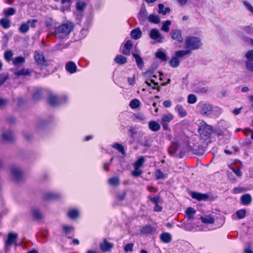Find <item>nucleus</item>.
<instances>
[{
	"instance_id": "nucleus-1",
	"label": "nucleus",
	"mask_w": 253,
	"mask_h": 253,
	"mask_svg": "<svg viewBox=\"0 0 253 253\" xmlns=\"http://www.w3.org/2000/svg\"><path fill=\"white\" fill-rule=\"evenodd\" d=\"M74 25L72 23H65L59 26L54 31L56 38L62 39L65 38L73 30Z\"/></svg>"
},
{
	"instance_id": "nucleus-2",
	"label": "nucleus",
	"mask_w": 253,
	"mask_h": 253,
	"mask_svg": "<svg viewBox=\"0 0 253 253\" xmlns=\"http://www.w3.org/2000/svg\"><path fill=\"white\" fill-rule=\"evenodd\" d=\"M186 46L191 50L198 49L201 45L200 40L195 37H188L185 40Z\"/></svg>"
},
{
	"instance_id": "nucleus-3",
	"label": "nucleus",
	"mask_w": 253,
	"mask_h": 253,
	"mask_svg": "<svg viewBox=\"0 0 253 253\" xmlns=\"http://www.w3.org/2000/svg\"><path fill=\"white\" fill-rule=\"evenodd\" d=\"M199 132L201 136L209 137L212 132V127L202 121L199 126Z\"/></svg>"
},
{
	"instance_id": "nucleus-4",
	"label": "nucleus",
	"mask_w": 253,
	"mask_h": 253,
	"mask_svg": "<svg viewBox=\"0 0 253 253\" xmlns=\"http://www.w3.org/2000/svg\"><path fill=\"white\" fill-rule=\"evenodd\" d=\"M34 59L38 65L41 69L47 66V62L45 60L42 52L36 51L34 54Z\"/></svg>"
},
{
	"instance_id": "nucleus-5",
	"label": "nucleus",
	"mask_w": 253,
	"mask_h": 253,
	"mask_svg": "<svg viewBox=\"0 0 253 253\" xmlns=\"http://www.w3.org/2000/svg\"><path fill=\"white\" fill-rule=\"evenodd\" d=\"M150 37L156 42L161 43L163 42L164 36L156 29H152L150 33Z\"/></svg>"
},
{
	"instance_id": "nucleus-6",
	"label": "nucleus",
	"mask_w": 253,
	"mask_h": 253,
	"mask_svg": "<svg viewBox=\"0 0 253 253\" xmlns=\"http://www.w3.org/2000/svg\"><path fill=\"white\" fill-rule=\"evenodd\" d=\"M200 113L205 116H208L212 111V107L211 104L203 103L200 105Z\"/></svg>"
},
{
	"instance_id": "nucleus-7",
	"label": "nucleus",
	"mask_w": 253,
	"mask_h": 253,
	"mask_svg": "<svg viewBox=\"0 0 253 253\" xmlns=\"http://www.w3.org/2000/svg\"><path fill=\"white\" fill-rule=\"evenodd\" d=\"M140 231L144 235L150 236L156 232V229L150 225H146L142 227Z\"/></svg>"
},
{
	"instance_id": "nucleus-8",
	"label": "nucleus",
	"mask_w": 253,
	"mask_h": 253,
	"mask_svg": "<svg viewBox=\"0 0 253 253\" xmlns=\"http://www.w3.org/2000/svg\"><path fill=\"white\" fill-rule=\"evenodd\" d=\"M173 119V116L169 113L168 114L164 115L162 118L161 124L165 130H167L169 128L168 124Z\"/></svg>"
},
{
	"instance_id": "nucleus-9",
	"label": "nucleus",
	"mask_w": 253,
	"mask_h": 253,
	"mask_svg": "<svg viewBox=\"0 0 253 253\" xmlns=\"http://www.w3.org/2000/svg\"><path fill=\"white\" fill-rule=\"evenodd\" d=\"M190 195L192 198L198 201H206L209 199V196L207 194L196 192H191Z\"/></svg>"
},
{
	"instance_id": "nucleus-10",
	"label": "nucleus",
	"mask_w": 253,
	"mask_h": 253,
	"mask_svg": "<svg viewBox=\"0 0 253 253\" xmlns=\"http://www.w3.org/2000/svg\"><path fill=\"white\" fill-rule=\"evenodd\" d=\"M113 244L109 243L104 239V242L100 245L101 250L104 252H110L113 247Z\"/></svg>"
},
{
	"instance_id": "nucleus-11",
	"label": "nucleus",
	"mask_w": 253,
	"mask_h": 253,
	"mask_svg": "<svg viewBox=\"0 0 253 253\" xmlns=\"http://www.w3.org/2000/svg\"><path fill=\"white\" fill-rule=\"evenodd\" d=\"M171 38L179 42H183V38L181 36V32L178 30H172L170 32Z\"/></svg>"
},
{
	"instance_id": "nucleus-12",
	"label": "nucleus",
	"mask_w": 253,
	"mask_h": 253,
	"mask_svg": "<svg viewBox=\"0 0 253 253\" xmlns=\"http://www.w3.org/2000/svg\"><path fill=\"white\" fill-rule=\"evenodd\" d=\"M240 200L241 204L245 206L249 205L252 201V197L249 194H245L243 195L241 197Z\"/></svg>"
},
{
	"instance_id": "nucleus-13",
	"label": "nucleus",
	"mask_w": 253,
	"mask_h": 253,
	"mask_svg": "<svg viewBox=\"0 0 253 253\" xmlns=\"http://www.w3.org/2000/svg\"><path fill=\"white\" fill-rule=\"evenodd\" d=\"M200 219L203 223L206 224H212L214 222V218L211 215H206L204 216H201Z\"/></svg>"
},
{
	"instance_id": "nucleus-14",
	"label": "nucleus",
	"mask_w": 253,
	"mask_h": 253,
	"mask_svg": "<svg viewBox=\"0 0 253 253\" xmlns=\"http://www.w3.org/2000/svg\"><path fill=\"white\" fill-rule=\"evenodd\" d=\"M66 69L70 73H74L76 72L77 66L73 62L70 61L66 64Z\"/></svg>"
},
{
	"instance_id": "nucleus-15",
	"label": "nucleus",
	"mask_w": 253,
	"mask_h": 253,
	"mask_svg": "<svg viewBox=\"0 0 253 253\" xmlns=\"http://www.w3.org/2000/svg\"><path fill=\"white\" fill-rule=\"evenodd\" d=\"M13 136L14 133L11 130H7L2 133L1 135L2 138L6 141L11 140L13 138Z\"/></svg>"
},
{
	"instance_id": "nucleus-16",
	"label": "nucleus",
	"mask_w": 253,
	"mask_h": 253,
	"mask_svg": "<svg viewBox=\"0 0 253 253\" xmlns=\"http://www.w3.org/2000/svg\"><path fill=\"white\" fill-rule=\"evenodd\" d=\"M149 127L152 131H157L160 129L161 127L158 123L152 121L149 123Z\"/></svg>"
},
{
	"instance_id": "nucleus-17",
	"label": "nucleus",
	"mask_w": 253,
	"mask_h": 253,
	"mask_svg": "<svg viewBox=\"0 0 253 253\" xmlns=\"http://www.w3.org/2000/svg\"><path fill=\"white\" fill-rule=\"evenodd\" d=\"M130 35L132 39L137 40L141 38L142 36V32L140 29L137 28L133 30L131 32Z\"/></svg>"
},
{
	"instance_id": "nucleus-18",
	"label": "nucleus",
	"mask_w": 253,
	"mask_h": 253,
	"mask_svg": "<svg viewBox=\"0 0 253 253\" xmlns=\"http://www.w3.org/2000/svg\"><path fill=\"white\" fill-rule=\"evenodd\" d=\"M191 51L190 50H180L176 51L175 52V56L179 59L184 57L185 55L190 54Z\"/></svg>"
},
{
	"instance_id": "nucleus-19",
	"label": "nucleus",
	"mask_w": 253,
	"mask_h": 253,
	"mask_svg": "<svg viewBox=\"0 0 253 253\" xmlns=\"http://www.w3.org/2000/svg\"><path fill=\"white\" fill-rule=\"evenodd\" d=\"M0 25L4 29H8L10 26V21L7 17H4L0 19Z\"/></svg>"
},
{
	"instance_id": "nucleus-20",
	"label": "nucleus",
	"mask_w": 253,
	"mask_h": 253,
	"mask_svg": "<svg viewBox=\"0 0 253 253\" xmlns=\"http://www.w3.org/2000/svg\"><path fill=\"white\" fill-rule=\"evenodd\" d=\"M31 71L28 68H22L17 71V76H30Z\"/></svg>"
},
{
	"instance_id": "nucleus-21",
	"label": "nucleus",
	"mask_w": 253,
	"mask_h": 253,
	"mask_svg": "<svg viewBox=\"0 0 253 253\" xmlns=\"http://www.w3.org/2000/svg\"><path fill=\"white\" fill-rule=\"evenodd\" d=\"M31 213L33 217L35 219L39 220L42 218V215L39 210L33 208L31 210Z\"/></svg>"
},
{
	"instance_id": "nucleus-22",
	"label": "nucleus",
	"mask_w": 253,
	"mask_h": 253,
	"mask_svg": "<svg viewBox=\"0 0 253 253\" xmlns=\"http://www.w3.org/2000/svg\"><path fill=\"white\" fill-rule=\"evenodd\" d=\"M155 176L156 179H164L167 177V174L164 173L160 169H157L155 171Z\"/></svg>"
},
{
	"instance_id": "nucleus-23",
	"label": "nucleus",
	"mask_w": 253,
	"mask_h": 253,
	"mask_svg": "<svg viewBox=\"0 0 253 253\" xmlns=\"http://www.w3.org/2000/svg\"><path fill=\"white\" fill-rule=\"evenodd\" d=\"M156 57L162 61H166L168 58L166 53L161 50H158L155 54Z\"/></svg>"
},
{
	"instance_id": "nucleus-24",
	"label": "nucleus",
	"mask_w": 253,
	"mask_h": 253,
	"mask_svg": "<svg viewBox=\"0 0 253 253\" xmlns=\"http://www.w3.org/2000/svg\"><path fill=\"white\" fill-rule=\"evenodd\" d=\"M17 183L22 182L25 178V174L23 171L20 169H17Z\"/></svg>"
},
{
	"instance_id": "nucleus-25",
	"label": "nucleus",
	"mask_w": 253,
	"mask_h": 253,
	"mask_svg": "<svg viewBox=\"0 0 253 253\" xmlns=\"http://www.w3.org/2000/svg\"><path fill=\"white\" fill-rule=\"evenodd\" d=\"M59 101L56 96L51 94L48 97V103L51 105H55L59 103Z\"/></svg>"
},
{
	"instance_id": "nucleus-26",
	"label": "nucleus",
	"mask_w": 253,
	"mask_h": 253,
	"mask_svg": "<svg viewBox=\"0 0 253 253\" xmlns=\"http://www.w3.org/2000/svg\"><path fill=\"white\" fill-rule=\"evenodd\" d=\"M175 109L177 111L179 115L181 117H183L187 114L185 109L180 105H177L175 107Z\"/></svg>"
},
{
	"instance_id": "nucleus-27",
	"label": "nucleus",
	"mask_w": 253,
	"mask_h": 253,
	"mask_svg": "<svg viewBox=\"0 0 253 253\" xmlns=\"http://www.w3.org/2000/svg\"><path fill=\"white\" fill-rule=\"evenodd\" d=\"M180 63V60L175 56L172 57L169 61V64L172 68L178 67Z\"/></svg>"
},
{
	"instance_id": "nucleus-28",
	"label": "nucleus",
	"mask_w": 253,
	"mask_h": 253,
	"mask_svg": "<svg viewBox=\"0 0 253 253\" xmlns=\"http://www.w3.org/2000/svg\"><path fill=\"white\" fill-rule=\"evenodd\" d=\"M79 215L78 210L76 209H72L68 211V216L71 219H75Z\"/></svg>"
},
{
	"instance_id": "nucleus-29",
	"label": "nucleus",
	"mask_w": 253,
	"mask_h": 253,
	"mask_svg": "<svg viewBox=\"0 0 253 253\" xmlns=\"http://www.w3.org/2000/svg\"><path fill=\"white\" fill-rule=\"evenodd\" d=\"M159 13H162L163 15L166 14L167 13L170 11V8L168 7H165L163 4H159L158 5Z\"/></svg>"
},
{
	"instance_id": "nucleus-30",
	"label": "nucleus",
	"mask_w": 253,
	"mask_h": 253,
	"mask_svg": "<svg viewBox=\"0 0 253 253\" xmlns=\"http://www.w3.org/2000/svg\"><path fill=\"white\" fill-rule=\"evenodd\" d=\"M133 56L135 59L138 67L142 68L143 67V62L141 57L136 53H133Z\"/></svg>"
},
{
	"instance_id": "nucleus-31",
	"label": "nucleus",
	"mask_w": 253,
	"mask_h": 253,
	"mask_svg": "<svg viewBox=\"0 0 253 253\" xmlns=\"http://www.w3.org/2000/svg\"><path fill=\"white\" fill-rule=\"evenodd\" d=\"M148 20L150 22L155 24H158L160 21L159 16L155 14L150 15L148 17Z\"/></svg>"
},
{
	"instance_id": "nucleus-32",
	"label": "nucleus",
	"mask_w": 253,
	"mask_h": 253,
	"mask_svg": "<svg viewBox=\"0 0 253 253\" xmlns=\"http://www.w3.org/2000/svg\"><path fill=\"white\" fill-rule=\"evenodd\" d=\"M115 61L118 64H124L126 62V58L123 55H117L115 58Z\"/></svg>"
},
{
	"instance_id": "nucleus-33",
	"label": "nucleus",
	"mask_w": 253,
	"mask_h": 253,
	"mask_svg": "<svg viewBox=\"0 0 253 253\" xmlns=\"http://www.w3.org/2000/svg\"><path fill=\"white\" fill-rule=\"evenodd\" d=\"M145 162L144 157H140L133 164V167L140 168L142 166Z\"/></svg>"
},
{
	"instance_id": "nucleus-34",
	"label": "nucleus",
	"mask_w": 253,
	"mask_h": 253,
	"mask_svg": "<svg viewBox=\"0 0 253 253\" xmlns=\"http://www.w3.org/2000/svg\"><path fill=\"white\" fill-rule=\"evenodd\" d=\"M108 181L109 184L113 186H117L120 183V180L118 177L110 178L108 179Z\"/></svg>"
},
{
	"instance_id": "nucleus-35",
	"label": "nucleus",
	"mask_w": 253,
	"mask_h": 253,
	"mask_svg": "<svg viewBox=\"0 0 253 253\" xmlns=\"http://www.w3.org/2000/svg\"><path fill=\"white\" fill-rule=\"evenodd\" d=\"M247 211L245 209H242L237 211L236 212V214L239 219H243L245 217L246 215Z\"/></svg>"
},
{
	"instance_id": "nucleus-36",
	"label": "nucleus",
	"mask_w": 253,
	"mask_h": 253,
	"mask_svg": "<svg viewBox=\"0 0 253 253\" xmlns=\"http://www.w3.org/2000/svg\"><path fill=\"white\" fill-rule=\"evenodd\" d=\"M13 53L10 50H7L4 52V59L7 61L9 62L11 60Z\"/></svg>"
},
{
	"instance_id": "nucleus-37",
	"label": "nucleus",
	"mask_w": 253,
	"mask_h": 253,
	"mask_svg": "<svg viewBox=\"0 0 253 253\" xmlns=\"http://www.w3.org/2000/svg\"><path fill=\"white\" fill-rule=\"evenodd\" d=\"M170 24L171 22L169 20H167L164 22L161 28V30L165 32H168L169 30V26L170 25Z\"/></svg>"
},
{
	"instance_id": "nucleus-38",
	"label": "nucleus",
	"mask_w": 253,
	"mask_h": 253,
	"mask_svg": "<svg viewBox=\"0 0 253 253\" xmlns=\"http://www.w3.org/2000/svg\"><path fill=\"white\" fill-rule=\"evenodd\" d=\"M129 105L131 108L136 109L140 106V101L137 99H133L130 101Z\"/></svg>"
},
{
	"instance_id": "nucleus-39",
	"label": "nucleus",
	"mask_w": 253,
	"mask_h": 253,
	"mask_svg": "<svg viewBox=\"0 0 253 253\" xmlns=\"http://www.w3.org/2000/svg\"><path fill=\"white\" fill-rule=\"evenodd\" d=\"M29 29L28 23L26 22L23 23L19 27V31L21 33H25Z\"/></svg>"
},
{
	"instance_id": "nucleus-40",
	"label": "nucleus",
	"mask_w": 253,
	"mask_h": 253,
	"mask_svg": "<svg viewBox=\"0 0 253 253\" xmlns=\"http://www.w3.org/2000/svg\"><path fill=\"white\" fill-rule=\"evenodd\" d=\"M3 12V14L7 17L13 15L15 13V9L13 8L10 7L4 9Z\"/></svg>"
},
{
	"instance_id": "nucleus-41",
	"label": "nucleus",
	"mask_w": 253,
	"mask_h": 253,
	"mask_svg": "<svg viewBox=\"0 0 253 253\" xmlns=\"http://www.w3.org/2000/svg\"><path fill=\"white\" fill-rule=\"evenodd\" d=\"M9 174L14 180L16 178V167L14 165L9 168Z\"/></svg>"
},
{
	"instance_id": "nucleus-42",
	"label": "nucleus",
	"mask_w": 253,
	"mask_h": 253,
	"mask_svg": "<svg viewBox=\"0 0 253 253\" xmlns=\"http://www.w3.org/2000/svg\"><path fill=\"white\" fill-rule=\"evenodd\" d=\"M8 99L0 97V109L5 108L8 105Z\"/></svg>"
},
{
	"instance_id": "nucleus-43",
	"label": "nucleus",
	"mask_w": 253,
	"mask_h": 253,
	"mask_svg": "<svg viewBox=\"0 0 253 253\" xmlns=\"http://www.w3.org/2000/svg\"><path fill=\"white\" fill-rule=\"evenodd\" d=\"M143 173V171L139 168L134 167V170L131 172L132 175L134 177L140 176Z\"/></svg>"
},
{
	"instance_id": "nucleus-44",
	"label": "nucleus",
	"mask_w": 253,
	"mask_h": 253,
	"mask_svg": "<svg viewBox=\"0 0 253 253\" xmlns=\"http://www.w3.org/2000/svg\"><path fill=\"white\" fill-rule=\"evenodd\" d=\"M113 147L117 150H118L120 152H121L122 154H125V150L124 147L120 144L116 143L113 145Z\"/></svg>"
},
{
	"instance_id": "nucleus-45",
	"label": "nucleus",
	"mask_w": 253,
	"mask_h": 253,
	"mask_svg": "<svg viewBox=\"0 0 253 253\" xmlns=\"http://www.w3.org/2000/svg\"><path fill=\"white\" fill-rule=\"evenodd\" d=\"M145 83L149 85V86H151V83H153L154 84V86L152 87V88L155 89L156 88V86L158 85V83L157 82H155V81L150 78V79H147L145 81Z\"/></svg>"
},
{
	"instance_id": "nucleus-46",
	"label": "nucleus",
	"mask_w": 253,
	"mask_h": 253,
	"mask_svg": "<svg viewBox=\"0 0 253 253\" xmlns=\"http://www.w3.org/2000/svg\"><path fill=\"white\" fill-rule=\"evenodd\" d=\"M197 101L196 96L194 94H190L188 96V102L189 104H194Z\"/></svg>"
},
{
	"instance_id": "nucleus-47",
	"label": "nucleus",
	"mask_w": 253,
	"mask_h": 253,
	"mask_svg": "<svg viewBox=\"0 0 253 253\" xmlns=\"http://www.w3.org/2000/svg\"><path fill=\"white\" fill-rule=\"evenodd\" d=\"M149 200L153 202L155 205L158 204L160 202L161 199L160 196H157L154 197H148Z\"/></svg>"
},
{
	"instance_id": "nucleus-48",
	"label": "nucleus",
	"mask_w": 253,
	"mask_h": 253,
	"mask_svg": "<svg viewBox=\"0 0 253 253\" xmlns=\"http://www.w3.org/2000/svg\"><path fill=\"white\" fill-rule=\"evenodd\" d=\"M16 238H7V239L5 242V245L6 248V252L7 251V249L13 244L14 239Z\"/></svg>"
},
{
	"instance_id": "nucleus-49",
	"label": "nucleus",
	"mask_w": 253,
	"mask_h": 253,
	"mask_svg": "<svg viewBox=\"0 0 253 253\" xmlns=\"http://www.w3.org/2000/svg\"><path fill=\"white\" fill-rule=\"evenodd\" d=\"M177 148L178 143L177 142H173L169 149V153H174L177 151Z\"/></svg>"
},
{
	"instance_id": "nucleus-50",
	"label": "nucleus",
	"mask_w": 253,
	"mask_h": 253,
	"mask_svg": "<svg viewBox=\"0 0 253 253\" xmlns=\"http://www.w3.org/2000/svg\"><path fill=\"white\" fill-rule=\"evenodd\" d=\"M246 66L248 70L253 72V61L252 60H248L246 62Z\"/></svg>"
},
{
	"instance_id": "nucleus-51",
	"label": "nucleus",
	"mask_w": 253,
	"mask_h": 253,
	"mask_svg": "<svg viewBox=\"0 0 253 253\" xmlns=\"http://www.w3.org/2000/svg\"><path fill=\"white\" fill-rule=\"evenodd\" d=\"M246 57L248 60H253V49L249 50L245 55Z\"/></svg>"
},
{
	"instance_id": "nucleus-52",
	"label": "nucleus",
	"mask_w": 253,
	"mask_h": 253,
	"mask_svg": "<svg viewBox=\"0 0 253 253\" xmlns=\"http://www.w3.org/2000/svg\"><path fill=\"white\" fill-rule=\"evenodd\" d=\"M77 8L79 10H83L85 6L84 2L82 1H78L77 2Z\"/></svg>"
},
{
	"instance_id": "nucleus-53",
	"label": "nucleus",
	"mask_w": 253,
	"mask_h": 253,
	"mask_svg": "<svg viewBox=\"0 0 253 253\" xmlns=\"http://www.w3.org/2000/svg\"><path fill=\"white\" fill-rule=\"evenodd\" d=\"M133 244L129 243L126 245L124 250L126 252H130L133 250Z\"/></svg>"
},
{
	"instance_id": "nucleus-54",
	"label": "nucleus",
	"mask_w": 253,
	"mask_h": 253,
	"mask_svg": "<svg viewBox=\"0 0 253 253\" xmlns=\"http://www.w3.org/2000/svg\"><path fill=\"white\" fill-rule=\"evenodd\" d=\"M185 213L186 214H195L196 210L192 207H189L186 209Z\"/></svg>"
},
{
	"instance_id": "nucleus-55",
	"label": "nucleus",
	"mask_w": 253,
	"mask_h": 253,
	"mask_svg": "<svg viewBox=\"0 0 253 253\" xmlns=\"http://www.w3.org/2000/svg\"><path fill=\"white\" fill-rule=\"evenodd\" d=\"M244 3L246 8L253 14V7L252 5L247 1H244Z\"/></svg>"
},
{
	"instance_id": "nucleus-56",
	"label": "nucleus",
	"mask_w": 253,
	"mask_h": 253,
	"mask_svg": "<svg viewBox=\"0 0 253 253\" xmlns=\"http://www.w3.org/2000/svg\"><path fill=\"white\" fill-rule=\"evenodd\" d=\"M37 22V19H32V20H29L27 21V23H28L29 26L30 25V26L32 28H34L36 26V23Z\"/></svg>"
},
{
	"instance_id": "nucleus-57",
	"label": "nucleus",
	"mask_w": 253,
	"mask_h": 253,
	"mask_svg": "<svg viewBox=\"0 0 253 253\" xmlns=\"http://www.w3.org/2000/svg\"><path fill=\"white\" fill-rule=\"evenodd\" d=\"M25 62V58L22 56L17 57V66L19 64H22Z\"/></svg>"
},
{
	"instance_id": "nucleus-58",
	"label": "nucleus",
	"mask_w": 253,
	"mask_h": 253,
	"mask_svg": "<svg viewBox=\"0 0 253 253\" xmlns=\"http://www.w3.org/2000/svg\"><path fill=\"white\" fill-rule=\"evenodd\" d=\"M126 195V193L124 191L118 195L117 198L119 201H122L125 199Z\"/></svg>"
},
{
	"instance_id": "nucleus-59",
	"label": "nucleus",
	"mask_w": 253,
	"mask_h": 253,
	"mask_svg": "<svg viewBox=\"0 0 253 253\" xmlns=\"http://www.w3.org/2000/svg\"><path fill=\"white\" fill-rule=\"evenodd\" d=\"M227 174L228 178L232 181V182L234 183L236 181V178L234 176L231 172H227Z\"/></svg>"
},
{
	"instance_id": "nucleus-60",
	"label": "nucleus",
	"mask_w": 253,
	"mask_h": 253,
	"mask_svg": "<svg viewBox=\"0 0 253 253\" xmlns=\"http://www.w3.org/2000/svg\"><path fill=\"white\" fill-rule=\"evenodd\" d=\"M41 91L39 89L37 90L33 94V98L37 100L41 96Z\"/></svg>"
},
{
	"instance_id": "nucleus-61",
	"label": "nucleus",
	"mask_w": 253,
	"mask_h": 253,
	"mask_svg": "<svg viewBox=\"0 0 253 253\" xmlns=\"http://www.w3.org/2000/svg\"><path fill=\"white\" fill-rule=\"evenodd\" d=\"M63 229L66 233L72 232L73 230V228L71 226H63Z\"/></svg>"
},
{
	"instance_id": "nucleus-62",
	"label": "nucleus",
	"mask_w": 253,
	"mask_h": 253,
	"mask_svg": "<svg viewBox=\"0 0 253 253\" xmlns=\"http://www.w3.org/2000/svg\"><path fill=\"white\" fill-rule=\"evenodd\" d=\"M8 40V38L6 35H5L3 37L1 42H2V45L4 47H5L6 46Z\"/></svg>"
},
{
	"instance_id": "nucleus-63",
	"label": "nucleus",
	"mask_w": 253,
	"mask_h": 253,
	"mask_svg": "<svg viewBox=\"0 0 253 253\" xmlns=\"http://www.w3.org/2000/svg\"><path fill=\"white\" fill-rule=\"evenodd\" d=\"M244 191H245V189L244 188L236 187L233 189V192L235 194L240 193Z\"/></svg>"
},
{
	"instance_id": "nucleus-64",
	"label": "nucleus",
	"mask_w": 253,
	"mask_h": 253,
	"mask_svg": "<svg viewBox=\"0 0 253 253\" xmlns=\"http://www.w3.org/2000/svg\"><path fill=\"white\" fill-rule=\"evenodd\" d=\"M132 46V44L130 41H127L125 45V48L129 50H130Z\"/></svg>"
}]
</instances>
